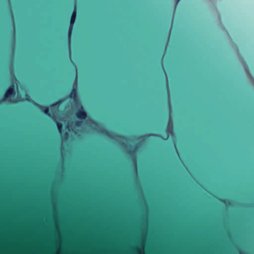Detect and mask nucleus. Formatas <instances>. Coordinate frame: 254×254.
<instances>
[{
	"instance_id": "nucleus-1",
	"label": "nucleus",
	"mask_w": 254,
	"mask_h": 254,
	"mask_svg": "<svg viewBox=\"0 0 254 254\" xmlns=\"http://www.w3.org/2000/svg\"><path fill=\"white\" fill-rule=\"evenodd\" d=\"M15 95L16 90L15 86L14 85H11L8 87L5 92L2 100L3 101H8L11 102V98L14 97Z\"/></svg>"
},
{
	"instance_id": "nucleus-2",
	"label": "nucleus",
	"mask_w": 254,
	"mask_h": 254,
	"mask_svg": "<svg viewBox=\"0 0 254 254\" xmlns=\"http://www.w3.org/2000/svg\"><path fill=\"white\" fill-rule=\"evenodd\" d=\"M76 15H77L76 8V6H74V7L73 8V10L72 12V13H71V15L70 16L69 26V29L68 30V39L69 42L70 41L72 28H73V26L74 24L75 21Z\"/></svg>"
},
{
	"instance_id": "nucleus-3",
	"label": "nucleus",
	"mask_w": 254,
	"mask_h": 254,
	"mask_svg": "<svg viewBox=\"0 0 254 254\" xmlns=\"http://www.w3.org/2000/svg\"><path fill=\"white\" fill-rule=\"evenodd\" d=\"M75 115L77 118L80 120L86 119L87 116L86 111L84 110L83 106L81 105L80 106V108L76 111Z\"/></svg>"
},
{
	"instance_id": "nucleus-4",
	"label": "nucleus",
	"mask_w": 254,
	"mask_h": 254,
	"mask_svg": "<svg viewBox=\"0 0 254 254\" xmlns=\"http://www.w3.org/2000/svg\"><path fill=\"white\" fill-rule=\"evenodd\" d=\"M77 82L75 80L73 84V88L70 93L68 95V98L73 99L76 101L77 100Z\"/></svg>"
},
{
	"instance_id": "nucleus-5",
	"label": "nucleus",
	"mask_w": 254,
	"mask_h": 254,
	"mask_svg": "<svg viewBox=\"0 0 254 254\" xmlns=\"http://www.w3.org/2000/svg\"><path fill=\"white\" fill-rule=\"evenodd\" d=\"M39 109L43 112V113L47 115L50 116L49 114V108L47 106H44L38 105Z\"/></svg>"
},
{
	"instance_id": "nucleus-6",
	"label": "nucleus",
	"mask_w": 254,
	"mask_h": 254,
	"mask_svg": "<svg viewBox=\"0 0 254 254\" xmlns=\"http://www.w3.org/2000/svg\"><path fill=\"white\" fill-rule=\"evenodd\" d=\"M173 124L171 123L170 121H169L167 127L166 128V131L168 133H172L173 132Z\"/></svg>"
},
{
	"instance_id": "nucleus-7",
	"label": "nucleus",
	"mask_w": 254,
	"mask_h": 254,
	"mask_svg": "<svg viewBox=\"0 0 254 254\" xmlns=\"http://www.w3.org/2000/svg\"><path fill=\"white\" fill-rule=\"evenodd\" d=\"M150 136H154V137H158L162 138V136L161 135H159L158 134H155V133L148 134L147 135L142 136L140 137H144L146 138V137Z\"/></svg>"
},
{
	"instance_id": "nucleus-8",
	"label": "nucleus",
	"mask_w": 254,
	"mask_h": 254,
	"mask_svg": "<svg viewBox=\"0 0 254 254\" xmlns=\"http://www.w3.org/2000/svg\"><path fill=\"white\" fill-rule=\"evenodd\" d=\"M82 124V122L81 121H76L74 123V126L76 127H80L81 126Z\"/></svg>"
},
{
	"instance_id": "nucleus-9",
	"label": "nucleus",
	"mask_w": 254,
	"mask_h": 254,
	"mask_svg": "<svg viewBox=\"0 0 254 254\" xmlns=\"http://www.w3.org/2000/svg\"><path fill=\"white\" fill-rule=\"evenodd\" d=\"M57 126L59 131L61 132L62 129L63 125L61 123L58 122L57 123Z\"/></svg>"
},
{
	"instance_id": "nucleus-10",
	"label": "nucleus",
	"mask_w": 254,
	"mask_h": 254,
	"mask_svg": "<svg viewBox=\"0 0 254 254\" xmlns=\"http://www.w3.org/2000/svg\"><path fill=\"white\" fill-rule=\"evenodd\" d=\"M101 132L102 133H103V134L106 135V136H109V132L107 130L105 129H102L101 130Z\"/></svg>"
},
{
	"instance_id": "nucleus-11",
	"label": "nucleus",
	"mask_w": 254,
	"mask_h": 254,
	"mask_svg": "<svg viewBox=\"0 0 254 254\" xmlns=\"http://www.w3.org/2000/svg\"><path fill=\"white\" fill-rule=\"evenodd\" d=\"M62 102V100H59V101L52 104V105H51V108H53V107L59 105Z\"/></svg>"
},
{
	"instance_id": "nucleus-12",
	"label": "nucleus",
	"mask_w": 254,
	"mask_h": 254,
	"mask_svg": "<svg viewBox=\"0 0 254 254\" xmlns=\"http://www.w3.org/2000/svg\"><path fill=\"white\" fill-rule=\"evenodd\" d=\"M134 152H135L134 150H129L127 151V154L131 155L133 154L134 153Z\"/></svg>"
},
{
	"instance_id": "nucleus-13",
	"label": "nucleus",
	"mask_w": 254,
	"mask_h": 254,
	"mask_svg": "<svg viewBox=\"0 0 254 254\" xmlns=\"http://www.w3.org/2000/svg\"><path fill=\"white\" fill-rule=\"evenodd\" d=\"M25 100L27 101V102H30V99L29 97H27L25 99Z\"/></svg>"
},
{
	"instance_id": "nucleus-14",
	"label": "nucleus",
	"mask_w": 254,
	"mask_h": 254,
	"mask_svg": "<svg viewBox=\"0 0 254 254\" xmlns=\"http://www.w3.org/2000/svg\"><path fill=\"white\" fill-rule=\"evenodd\" d=\"M220 201L222 202L225 203V199H221Z\"/></svg>"
},
{
	"instance_id": "nucleus-15",
	"label": "nucleus",
	"mask_w": 254,
	"mask_h": 254,
	"mask_svg": "<svg viewBox=\"0 0 254 254\" xmlns=\"http://www.w3.org/2000/svg\"><path fill=\"white\" fill-rule=\"evenodd\" d=\"M119 137L121 138H124L125 137L124 136H122V135H119Z\"/></svg>"
},
{
	"instance_id": "nucleus-16",
	"label": "nucleus",
	"mask_w": 254,
	"mask_h": 254,
	"mask_svg": "<svg viewBox=\"0 0 254 254\" xmlns=\"http://www.w3.org/2000/svg\"><path fill=\"white\" fill-rule=\"evenodd\" d=\"M137 146V144H136V145H135V147H134V149L136 148Z\"/></svg>"
},
{
	"instance_id": "nucleus-17",
	"label": "nucleus",
	"mask_w": 254,
	"mask_h": 254,
	"mask_svg": "<svg viewBox=\"0 0 254 254\" xmlns=\"http://www.w3.org/2000/svg\"><path fill=\"white\" fill-rule=\"evenodd\" d=\"M168 138V136L166 137L165 139H167Z\"/></svg>"
}]
</instances>
